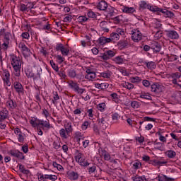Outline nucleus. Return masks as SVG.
Segmentation results:
<instances>
[{
	"label": "nucleus",
	"mask_w": 181,
	"mask_h": 181,
	"mask_svg": "<svg viewBox=\"0 0 181 181\" xmlns=\"http://www.w3.org/2000/svg\"><path fill=\"white\" fill-rule=\"evenodd\" d=\"M10 61L14 70L15 76L16 77H19V76H21V69H22V64H23L22 57H18L15 54H11L10 57Z\"/></svg>",
	"instance_id": "1"
},
{
	"label": "nucleus",
	"mask_w": 181,
	"mask_h": 181,
	"mask_svg": "<svg viewBox=\"0 0 181 181\" xmlns=\"http://www.w3.org/2000/svg\"><path fill=\"white\" fill-rule=\"evenodd\" d=\"M75 159L76 162L80 165V166H83V168H87V165L90 163L86 159V158L83 157L82 153H78L76 156Z\"/></svg>",
	"instance_id": "2"
},
{
	"label": "nucleus",
	"mask_w": 181,
	"mask_h": 181,
	"mask_svg": "<svg viewBox=\"0 0 181 181\" xmlns=\"http://www.w3.org/2000/svg\"><path fill=\"white\" fill-rule=\"evenodd\" d=\"M132 39L133 42L138 43L142 40V33L138 29H134L132 31Z\"/></svg>",
	"instance_id": "3"
},
{
	"label": "nucleus",
	"mask_w": 181,
	"mask_h": 181,
	"mask_svg": "<svg viewBox=\"0 0 181 181\" xmlns=\"http://www.w3.org/2000/svg\"><path fill=\"white\" fill-rule=\"evenodd\" d=\"M69 86L70 88L74 90V91H75V93H77V94H83L86 93V89L80 88V86H78L77 83H75L74 81H70L69 83Z\"/></svg>",
	"instance_id": "4"
},
{
	"label": "nucleus",
	"mask_w": 181,
	"mask_h": 181,
	"mask_svg": "<svg viewBox=\"0 0 181 181\" xmlns=\"http://www.w3.org/2000/svg\"><path fill=\"white\" fill-rule=\"evenodd\" d=\"M57 52H61L62 56H69V53H70V49L64 46L62 43H58L55 47Z\"/></svg>",
	"instance_id": "5"
},
{
	"label": "nucleus",
	"mask_w": 181,
	"mask_h": 181,
	"mask_svg": "<svg viewBox=\"0 0 181 181\" xmlns=\"http://www.w3.org/2000/svg\"><path fill=\"white\" fill-rule=\"evenodd\" d=\"M152 93H162L165 90V86L159 83H154L151 86Z\"/></svg>",
	"instance_id": "6"
},
{
	"label": "nucleus",
	"mask_w": 181,
	"mask_h": 181,
	"mask_svg": "<svg viewBox=\"0 0 181 181\" xmlns=\"http://www.w3.org/2000/svg\"><path fill=\"white\" fill-rule=\"evenodd\" d=\"M13 88L19 95H23V94H25V88L21 82L15 81L13 83Z\"/></svg>",
	"instance_id": "7"
},
{
	"label": "nucleus",
	"mask_w": 181,
	"mask_h": 181,
	"mask_svg": "<svg viewBox=\"0 0 181 181\" xmlns=\"http://www.w3.org/2000/svg\"><path fill=\"white\" fill-rule=\"evenodd\" d=\"M156 135L158 136V139L163 144H166V141H168V136L169 134L165 131L160 130L156 132Z\"/></svg>",
	"instance_id": "8"
},
{
	"label": "nucleus",
	"mask_w": 181,
	"mask_h": 181,
	"mask_svg": "<svg viewBox=\"0 0 181 181\" xmlns=\"http://www.w3.org/2000/svg\"><path fill=\"white\" fill-rule=\"evenodd\" d=\"M40 74H42V68H38L37 69V75H35V74L32 73L30 71H25V75L27 77L30 78H34V80H39L40 78Z\"/></svg>",
	"instance_id": "9"
},
{
	"label": "nucleus",
	"mask_w": 181,
	"mask_h": 181,
	"mask_svg": "<svg viewBox=\"0 0 181 181\" xmlns=\"http://www.w3.org/2000/svg\"><path fill=\"white\" fill-rule=\"evenodd\" d=\"M86 76H85V78L86 80H88L89 81H93L94 80V78H95V77H97V74H95V72L94 71V70L91 69H87L86 70Z\"/></svg>",
	"instance_id": "10"
},
{
	"label": "nucleus",
	"mask_w": 181,
	"mask_h": 181,
	"mask_svg": "<svg viewBox=\"0 0 181 181\" xmlns=\"http://www.w3.org/2000/svg\"><path fill=\"white\" fill-rule=\"evenodd\" d=\"M114 56H115V52L112 50H108L99 56V57L102 59V60H110V59L114 57Z\"/></svg>",
	"instance_id": "11"
},
{
	"label": "nucleus",
	"mask_w": 181,
	"mask_h": 181,
	"mask_svg": "<svg viewBox=\"0 0 181 181\" xmlns=\"http://www.w3.org/2000/svg\"><path fill=\"white\" fill-rule=\"evenodd\" d=\"M18 47L21 49L24 57H29V55L30 54V49H29L23 42L20 43L18 45Z\"/></svg>",
	"instance_id": "12"
},
{
	"label": "nucleus",
	"mask_w": 181,
	"mask_h": 181,
	"mask_svg": "<svg viewBox=\"0 0 181 181\" xmlns=\"http://www.w3.org/2000/svg\"><path fill=\"white\" fill-rule=\"evenodd\" d=\"M3 81L4 86H7V87H11V74H9V71H5L3 73Z\"/></svg>",
	"instance_id": "13"
},
{
	"label": "nucleus",
	"mask_w": 181,
	"mask_h": 181,
	"mask_svg": "<svg viewBox=\"0 0 181 181\" xmlns=\"http://www.w3.org/2000/svg\"><path fill=\"white\" fill-rule=\"evenodd\" d=\"M11 156L13 158H17L18 159L23 160L25 159V156H23V153L19 151L18 150H11L9 151Z\"/></svg>",
	"instance_id": "14"
},
{
	"label": "nucleus",
	"mask_w": 181,
	"mask_h": 181,
	"mask_svg": "<svg viewBox=\"0 0 181 181\" xmlns=\"http://www.w3.org/2000/svg\"><path fill=\"white\" fill-rule=\"evenodd\" d=\"M96 8L98 11H103L105 12L108 8V3L104 0H101L96 4Z\"/></svg>",
	"instance_id": "15"
},
{
	"label": "nucleus",
	"mask_w": 181,
	"mask_h": 181,
	"mask_svg": "<svg viewBox=\"0 0 181 181\" xmlns=\"http://www.w3.org/2000/svg\"><path fill=\"white\" fill-rule=\"evenodd\" d=\"M86 167L89 175H94L97 173V165H95V163H89Z\"/></svg>",
	"instance_id": "16"
},
{
	"label": "nucleus",
	"mask_w": 181,
	"mask_h": 181,
	"mask_svg": "<svg viewBox=\"0 0 181 181\" xmlns=\"http://www.w3.org/2000/svg\"><path fill=\"white\" fill-rule=\"evenodd\" d=\"M166 36L173 40H177L179 39V33L173 30L166 31Z\"/></svg>",
	"instance_id": "17"
},
{
	"label": "nucleus",
	"mask_w": 181,
	"mask_h": 181,
	"mask_svg": "<svg viewBox=\"0 0 181 181\" xmlns=\"http://www.w3.org/2000/svg\"><path fill=\"white\" fill-rule=\"evenodd\" d=\"M40 125L41 126V128L43 129V131L45 132L49 131L50 128H53V126L50 124L49 121L40 120Z\"/></svg>",
	"instance_id": "18"
},
{
	"label": "nucleus",
	"mask_w": 181,
	"mask_h": 181,
	"mask_svg": "<svg viewBox=\"0 0 181 181\" xmlns=\"http://www.w3.org/2000/svg\"><path fill=\"white\" fill-rule=\"evenodd\" d=\"M122 12L124 13H127V14H132L134 12H136V10L134 7H129L126 6H123V8L122 9Z\"/></svg>",
	"instance_id": "19"
},
{
	"label": "nucleus",
	"mask_w": 181,
	"mask_h": 181,
	"mask_svg": "<svg viewBox=\"0 0 181 181\" xmlns=\"http://www.w3.org/2000/svg\"><path fill=\"white\" fill-rule=\"evenodd\" d=\"M9 115V112H8V110L3 109L0 111V122L5 121L6 118H8V116Z\"/></svg>",
	"instance_id": "20"
},
{
	"label": "nucleus",
	"mask_w": 181,
	"mask_h": 181,
	"mask_svg": "<svg viewBox=\"0 0 181 181\" xmlns=\"http://www.w3.org/2000/svg\"><path fill=\"white\" fill-rule=\"evenodd\" d=\"M6 105L7 108H9V110H15L16 108V102H14L11 99H8V100L6 101Z\"/></svg>",
	"instance_id": "21"
},
{
	"label": "nucleus",
	"mask_w": 181,
	"mask_h": 181,
	"mask_svg": "<svg viewBox=\"0 0 181 181\" xmlns=\"http://www.w3.org/2000/svg\"><path fill=\"white\" fill-rule=\"evenodd\" d=\"M108 87H110V84H108V83L107 82L102 83H96L95 84V88H98V90H107Z\"/></svg>",
	"instance_id": "22"
},
{
	"label": "nucleus",
	"mask_w": 181,
	"mask_h": 181,
	"mask_svg": "<svg viewBox=\"0 0 181 181\" xmlns=\"http://www.w3.org/2000/svg\"><path fill=\"white\" fill-rule=\"evenodd\" d=\"M151 49H152L153 52H156V53H158L160 52L162 47L160 46V44H159L158 42H153Z\"/></svg>",
	"instance_id": "23"
},
{
	"label": "nucleus",
	"mask_w": 181,
	"mask_h": 181,
	"mask_svg": "<svg viewBox=\"0 0 181 181\" xmlns=\"http://www.w3.org/2000/svg\"><path fill=\"white\" fill-rule=\"evenodd\" d=\"M99 125L100 129H103V131H105L106 128H108V122H107V120H105V118H101L99 119Z\"/></svg>",
	"instance_id": "24"
},
{
	"label": "nucleus",
	"mask_w": 181,
	"mask_h": 181,
	"mask_svg": "<svg viewBox=\"0 0 181 181\" xmlns=\"http://www.w3.org/2000/svg\"><path fill=\"white\" fill-rule=\"evenodd\" d=\"M139 11H145V9H148L149 4L145 1H141L139 3Z\"/></svg>",
	"instance_id": "25"
},
{
	"label": "nucleus",
	"mask_w": 181,
	"mask_h": 181,
	"mask_svg": "<svg viewBox=\"0 0 181 181\" xmlns=\"http://www.w3.org/2000/svg\"><path fill=\"white\" fill-rule=\"evenodd\" d=\"M59 135L62 139H68L69 136H70V133L62 128L59 130Z\"/></svg>",
	"instance_id": "26"
},
{
	"label": "nucleus",
	"mask_w": 181,
	"mask_h": 181,
	"mask_svg": "<svg viewBox=\"0 0 181 181\" xmlns=\"http://www.w3.org/2000/svg\"><path fill=\"white\" fill-rule=\"evenodd\" d=\"M121 87L123 88H127V90H134V84L129 82H122L120 84Z\"/></svg>",
	"instance_id": "27"
},
{
	"label": "nucleus",
	"mask_w": 181,
	"mask_h": 181,
	"mask_svg": "<svg viewBox=\"0 0 181 181\" xmlns=\"http://www.w3.org/2000/svg\"><path fill=\"white\" fill-rule=\"evenodd\" d=\"M105 12H107V15L109 17L114 16V13H115V8L111 6H107Z\"/></svg>",
	"instance_id": "28"
},
{
	"label": "nucleus",
	"mask_w": 181,
	"mask_h": 181,
	"mask_svg": "<svg viewBox=\"0 0 181 181\" xmlns=\"http://www.w3.org/2000/svg\"><path fill=\"white\" fill-rule=\"evenodd\" d=\"M68 178L70 179V180H77V179H78V173L71 171L68 173Z\"/></svg>",
	"instance_id": "29"
},
{
	"label": "nucleus",
	"mask_w": 181,
	"mask_h": 181,
	"mask_svg": "<svg viewBox=\"0 0 181 181\" xmlns=\"http://www.w3.org/2000/svg\"><path fill=\"white\" fill-rule=\"evenodd\" d=\"M138 98H142L143 100H148L150 101H151L152 100V97L151 96V95L145 92L140 93Z\"/></svg>",
	"instance_id": "30"
},
{
	"label": "nucleus",
	"mask_w": 181,
	"mask_h": 181,
	"mask_svg": "<svg viewBox=\"0 0 181 181\" xmlns=\"http://www.w3.org/2000/svg\"><path fill=\"white\" fill-rule=\"evenodd\" d=\"M165 155L169 158V159H174V158H176V151L173 150H168L165 152Z\"/></svg>",
	"instance_id": "31"
},
{
	"label": "nucleus",
	"mask_w": 181,
	"mask_h": 181,
	"mask_svg": "<svg viewBox=\"0 0 181 181\" xmlns=\"http://www.w3.org/2000/svg\"><path fill=\"white\" fill-rule=\"evenodd\" d=\"M144 64H146L147 69L149 70H155L156 69V64L153 62H144Z\"/></svg>",
	"instance_id": "32"
},
{
	"label": "nucleus",
	"mask_w": 181,
	"mask_h": 181,
	"mask_svg": "<svg viewBox=\"0 0 181 181\" xmlns=\"http://www.w3.org/2000/svg\"><path fill=\"white\" fill-rule=\"evenodd\" d=\"M30 124L32 125V127L36 128V127L40 126V119H32L30 120Z\"/></svg>",
	"instance_id": "33"
},
{
	"label": "nucleus",
	"mask_w": 181,
	"mask_h": 181,
	"mask_svg": "<svg viewBox=\"0 0 181 181\" xmlns=\"http://www.w3.org/2000/svg\"><path fill=\"white\" fill-rule=\"evenodd\" d=\"M64 129L68 132L69 134H71L73 132V125L71 124V122H67L64 124Z\"/></svg>",
	"instance_id": "34"
},
{
	"label": "nucleus",
	"mask_w": 181,
	"mask_h": 181,
	"mask_svg": "<svg viewBox=\"0 0 181 181\" xmlns=\"http://www.w3.org/2000/svg\"><path fill=\"white\" fill-rule=\"evenodd\" d=\"M106 107L107 106L105 105V103H99L96 106V108L98 110V111H100V112H104Z\"/></svg>",
	"instance_id": "35"
},
{
	"label": "nucleus",
	"mask_w": 181,
	"mask_h": 181,
	"mask_svg": "<svg viewBox=\"0 0 181 181\" xmlns=\"http://www.w3.org/2000/svg\"><path fill=\"white\" fill-rule=\"evenodd\" d=\"M18 167L20 172H21V173H23V175H29V173H30V171L29 170H26L23 165L18 164Z\"/></svg>",
	"instance_id": "36"
},
{
	"label": "nucleus",
	"mask_w": 181,
	"mask_h": 181,
	"mask_svg": "<svg viewBox=\"0 0 181 181\" xmlns=\"http://www.w3.org/2000/svg\"><path fill=\"white\" fill-rule=\"evenodd\" d=\"M158 181H173L175 180V179L170 178L166 175H163V176L158 175Z\"/></svg>",
	"instance_id": "37"
},
{
	"label": "nucleus",
	"mask_w": 181,
	"mask_h": 181,
	"mask_svg": "<svg viewBox=\"0 0 181 181\" xmlns=\"http://www.w3.org/2000/svg\"><path fill=\"white\" fill-rule=\"evenodd\" d=\"M132 179L133 181H146V177H145V175H136L132 177Z\"/></svg>",
	"instance_id": "38"
},
{
	"label": "nucleus",
	"mask_w": 181,
	"mask_h": 181,
	"mask_svg": "<svg viewBox=\"0 0 181 181\" xmlns=\"http://www.w3.org/2000/svg\"><path fill=\"white\" fill-rule=\"evenodd\" d=\"M114 62L116 64H124V63H125V59L121 57H116L114 59Z\"/></svg>",
	"instance_id": "39"
},
{
	"label": "nucleus",
	"mask_w": 181,
	"mask_h": 181,
	"mask_svg": "<svg viewBox=\"0 0 181 181\" xmlns=\"http://www.w3.org/2000/svg\"><path fill=\"white\" fill-rule=\"evenodd\" d=\"M141 166H142V163H141V161L138 160H136L133 163V169H134V170H138V169H141Z\"/></svg>",
	"instance_id": "40"
},
{
	"label": "nucleus",
	"mask_w": 181,
	"mask_h": 181,
	"mask_svg": "<svg viewBox=\"0 0 181 181\" xmlns=\"http://www.w3.org/2000/svg\"><path fill=\"white\" fill-rule=\"evenodd\" d=\"M68 76L71 78H74L76 76H77V74L76 73V70L71 69L67 70Z\"/></svg>",
	"instance_id": "41"
},
{
	"label": "nucleus",
	"mask_w": 181,
	"mask_h": 181,
	"mask_svg": "<svg viewBox=\"0 0 181 181\" xmlns=\"http://www.w3.org/2000/svg\"><path fill=\"white\" fill-rule=\"evenodd\" d=\"M110 37L113 42H117L119 40V35H118V33H112L110 34Z\"/></svg>",
	"instance_id": "42"
},
{
	"label": "nucleus",
	"mask_w": 181,
	"mask_h": 181,
	"mask_svg": "<svg viewBox=\"0 0 181 181\" xmlns=\"http://www.w3.org/2000/svg\"><path fill=\"white\" fill-rule=\"evenodd\" d=\"M160 8L156 6H153V5H148V11H151V12H159V9Z\"/></svg>",
	"instance_id": "43"
},
{
	"label": "nucleus",
	"mask_w": 181,
	"mask_h": 181,
	"mask_svg": "<svg viewBox=\"0 0 181 181\" xmlns=\"http://www.w3.org/2000/svg\"><path fill=\"white\" fill-rule=\"evenodd\" d=\"M100 76L103 78H111V71L102 72L100 74Z\"/></svg>",
	"instance_id": "44"
},
{
	"label": "nucleus",
	"mask_w": 181,
	"mask_h": 181,
	"mask_svg": "<svg viewBox=\"0 0 181 181\" xmlns=\"http://www.w3.org/2000/svg\"><path fill=\"white\" fill-rule=\"evenodd\" d=\"M102 156L104 157L105 160H110L111 159V156L105 150L102 151Z\"/></svg>",
	"instance_id": "45"
},
{
	"label": "nucleus",
	"mask_w": 181,
	"mask_h": 181,
	"mask_svg": "<svg viewBox=\"0 0 181 181\" xmlns=\"http://www.w3.org/2000/svg\"><path fill=\"white\" fill-rule=\"evenodd\" d=\"M130 81L131 83H141V81H142V78L139 76H134L130 78Z\"/></svg>",
	"instance_id": "46"
},
{
	"label": "nucleus",
	"mask_w": 181,
	"mask_h": 181,
	"mask_svg": "<svg viewBox=\"0 0 181 181\" xmlns=\"http://www.w3.org/2000/svg\"><path fill=\"white\" fill-rule=\"evenodd\" d=\"M49 64L51 65V66L52 67L53 70H54V71H59V66H57V64H56V63L54 62V61L53 60H50L49 61Z\"/></svg>",
	"instance_id": "47"
},
{
	"label": "nucleus",
	"mask_w": 181,
	"mask_h": 181,
	"mask_svg": "<svg viewBox=\"0 0 181 181\" xmlns=\"http://www.w3.org/2000/svg\"><path fill=\"white\" fill-rule=\"evenodd\" d=\"M77 21L79 22V23H84V22H87L88 21V18L84 16H81L77 18Z\"/></svg>",
	"instance_id": "48"
},
{
	"label": "nucleus",
	"mask_w": 181,
	"mask_h": 181,
	"mask_svg": "<svg viewBox=\"0 0 181 181\" xmlns=\"http://www.w3.org/2000/svg\"><path fill=\"white\" fill-rule=\"evenodd\" d=\"M91 123L88 121H85L83 122L82 125H81V129L83 131H86L87 129V128H88V127H90V124Z\"/></svg>",
	"instance_id": "49"
},
{
	"label": "nucleus",
	"mask_w": 181,
	"mask_h": 181,
	"mask_svg": "<svg viewBox=\"0 0 181 181\" xmlns=\"http://www.w3.org/2000/svg\"><path fill=\"white\" fill-rule=\"evenodd\" d=\"M4 36L3 40L9 42V40H11V36H12V34L10 32H6Z\"/></svg>",
	"instance_id": "50"
},
{
	"label": "nucleus",
	"mask_w": 181,
	"mask_h": 181,
	"mask_svg": "<svg viewBox=\"0 0 181 181\" xmlns=\"http://www.w3.org/2000/svg\"><path fill=\"white\" fill-rule=\"evenodd\" d=\"M53 98L54 100H52V104H54V105H57V100H60V97L59 96V94L57 93V92H56L54 94Z\"/></svg>",
	"instance_id": "51"
},
{
	"label": "nucleus",
	"mask_w": 181,
	"mask_h": 181,
	"mask_svg": "<svg viewBox=\"0 0 181 181\" xmlns=\"http://www.w3.org/2000/svg\"><path fill=\"white\" fill-rule=\"evenodd\" d=\"M3 50H8L9 49V41L3 40V44L1 45Z\"/></svg>",
	"instance_id": "52"
},
{
	"label": "nucleus",
	"mask_w": 181,
	"mask_h": 181,
	"mask_svg": "<svg viewBox=\"0 0 181 181\" xmlns=\"http://www.w3.org/2000/svg\"><path fill=\"white\" fill-rule=\"evenodd\" d=\"M18 142L23 143L25 141V134L21 132V134L17 135Z\"/></svg>",
	"instance_id": "53"
},
{
	"label": "nucleus",
	"mask_w": 181,
	"mask_h": 181,
	"mask_svg": "<svg viewBox=\"0 0 181 181\" xmlns=\"http://www.w3.org/2000/svg\"><path fill=\"white\" fill-rule=\"evenodd\" d=\"M155 146L156 149H158V151H163V146H164L163 143L162 142L156 143Z\"/></svg>",
	"instance_id": "54"
},
{
	"label": "nucleus",
	"mask_w": 181,
	"mask_h": 181,
	"mask_svg": "<svg viewBox=\"0 0 181 181\" xmlns=\"http://www.w3.org/2000/svg\"><path fill=\"white\" fill-rule=\"evenodd\" d=\"M82 136H83V134H81V132H76L75 133V138L77 140V142H80V141L81 140Z\"/></svg>",
	"instance_id": "55"
},
{
	"label": "nucleus",
	"mask_w": 181,
	"mask_h": 181,
	"mask_svg": "<svg viewBox=\"0 0 181 181\" xmlns=\"http://www.w3.org/2000/svg\"><path fill=\"white\" fill-rule=\"evenodd\" d=\"M158 162V166H165L168 164V161L165 160L163 158L157 159Z\"/></svg>",
	"instance_id": "56"
},
{
	"label": "nucleus",
	"mask_w": 181,
	"mask_h": 181,
	"mask_svg": "<svg viewBox=\"0 0 181 181\" xmlns=\"http://www.w3.org/2000/svg\"><path fill=\"white\" fill-rule=\"evenodd\" d=\"M131 105L132 108L138 109L139 108V102L134 100L131 103Z\"/></svg>",
	"instance_id": "57"
},
{
	"label": "nucleus",
	"mask_w": 181,
	"mask_h": 181,
	"mask_svg": "<svg viewBox=\"0 0 181 181\" xmlns=\"http://www.w3.org/2000/svg\"><path fill=\"white\" fill-rule=\"evenodd\" d=\"M56 57L57 62L59 64H62V63L65 60L64 57H62V55H57Z\"/></svg>",
	"instance_id": "58"
},
{
	"label": "nucleus",
	"mask_w": 181,
	"mask_h": 181,
	"mask_svg": "<svg viewBox=\"0 0 181 181\" xmlns=\"http://www.w3.org/2000/svg\"><path fill=\"white\" fill-rule=\"evenodd\" d=\"M21 37L23 39H26L27 40H29L30 35L28 32H24L21 34Z\"/></svg>",
	"instance_id": "59"
},
{
	"label": "nucleus",
	"mask_w": 181,
	"mask_h": 181,
	"mask_svg": "<svg viewBox=\"0 0 181 181\" xmlns=\"http://www.w3.org/2000/svg\"><path fill=\"white\" fill-rule=\"evenodd\" d=\"M87 16H88L89 18H92L93 19L97 18V14H95V13H94L93 11H88L87 13Z\"/></svg>",
	"instance_id": "60"
},
{
	"label": "nucleus",
	"mask_w": 181,
	"mask_h": 181,
	"mask_svg": "<svg viewBox=\"0 0 181 181\" xmlns=\"http://www.w3.org/2000/svg\"><path fill=\"white\" fill-rule=\"evenodd\" d=\"M47 178L52 181L57 180V176L53 175H47Z\"/></svg>",
	"instance_id": "61"
},
{
	"label": "nucleus",
	"mask_w": 181,
	"mask_h": 181,
	"mask_svg": "<svg viewBox=\"0 0 181 181\" xmlns=\"http://www.w3.org/2000/svg\"><path fill=\"white\" fill-rule=\"evenodd\" d=\"M119 71L122 74V76H129L128 71H127L125 68L119 69Z\"/></svg>",
	"instance_id": "62"
},
{
	"label": "nucleus",
	"mask_w": 181,
	"mask_h": 181,
	"mask_svg": "<svg viewBox=\"0 0 181 181\" xmlns=\"http://www.w3.org/2000/svg\"><path fill=\"white\" fill-rule=\"evenodd\" d=\"M53 148H54L55 149H60V142L56 141L53 142Z\"/></svg>",
	"instance_id": "63"
},
{
	"label": "nucleus",
	"mask_w": 181,
	"mask_h": 181,
	"mask_svg": "<svg viewBox=\"0 0 181 181\" xmlns=\"http://www.w3.org/2000/svg\"><path fill=\"white\" fill-rule=\"evenodd\" d=\"M149 165H153V166H159L158 159L151 160Z\"/></svg>",
	"instance_id": "64"
}]
</instances>
